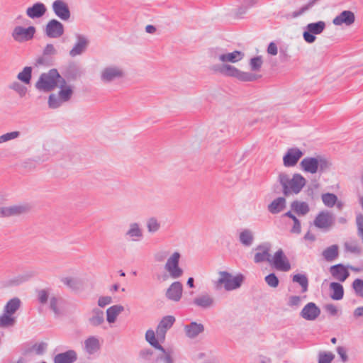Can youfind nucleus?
Listing matches in <instances>:
<instances>
[{
  "instance_id": "43",
  "label": "nucleus",
  "mask_w": 363,
  "mask_h": 363,
  "mask_svg": "<svg viewBox=\"0 0 363 363\" xmlns=\"http://www.w3.org/2000/svg\"><path fill=\"white\" fill-rule=\"evenodd\" d=\"M32 77V67H25L17 75V79L21 82L29 84Z\"/></svg>"
},
{
  "instance_id": "34",
  "label": "nucleus",
  "mask_w": 363,
  "mask_h": 363,
  "mask_svg": "<svg viewBox=\"0 0 363 363\" xmlns=\"http://www.w3.org/2000/svg\"><path fill=\"white\" fill-rule=\"evenodd\" d=\"M124 311V307L121 305H113L106 310V320L108 323H113L117 319L118 315Z\"/></svg>"
},
{
  "instance_id": "10",
  "label": "nucleus",
  "mask_w": 363,
  "mask_h": 363,
  "mask_svg": "<svg viewBox=\"0 0 363 363\" xmlns=\"http://www.w3.org/2000/svg\"><path fill=\"white\" fill-rule=\"evenodd\" d=\"M326 23L323 21H318L308 23L303 31V38L308 44H312L316 40L315 35H320L325 29Z\"/></svg>"
},
{
  "instance_id": "33",
  "label": "nucleus",
  "mask_w": 363,
  "mask_h": 363,
  "mask_svg": "<svg viewBox=\"0 0 363 363\" xmlns=\"http://www.w3.org/2000/svg\"><path fill=\"white\" fill-rule=\"evenodd\" d=\"M286 199L284 197H278L268 205L267 209L272 214H277L281 212L286 208Z\"/></svg>"
},
{
  "instance_id": "27",
  "label": "nucleus",
  "mask_w": 363,
  "mask_h": 363,
  "mask_svg": "<svg viewBox=\"0 0 363 363\" xmlns=\"http://www.w3.org/2000/svg\"><path fill=\"white\" fill-rule=\"evenodd\" d=\"M330 272L333 277L340 281H345L350 275L347 268L342 264L330 267Z\"/></svg>"
},
{
  "instance_id": "58",
  "label": "nucleus",
  "mask_w": 363,
  "mask_h": 363,
  "mask_svg": "<svg viewBox=\"0 0 363 363\" xmlns=\"http://www.w3.org/2000/svg\"><path fill=\"white\" fill-rule=\"evenodd\" d=\"M57 50L52 44H47L43 50V55L52 56L57 54Z\"/></svg>"
},
{
  "instance_id": "57",
  "label": "nucleus",
  "mask_w": 363,
  "mask_h": 363,
  "mask_svg": "<svg viewBox=\"0 0 363 363\" xmlns=\"http://www.w3.org/2000/svg\"><path fill=\"white\" fill-rule=\"evenodd\" d=\"M345 250L354 254H359L360 247L354 242H346L345 244Z\"/></svg>"
},
{
  "instance_id": "41",
  "label": "nucleus",
  "mask_w": 363,
  "mask_h": 363,
  "mask_svg": "<svg viewBox=\"0 0 363 363\" xmlns=\"http://www.w3.org/2000/svg\"><path fill=\"white\" fill-rule=\"evenodd\" d=\"M16 317L14 315L7 314L5 312L0 315V328L13 327L16 323Z\"/></svg>"
},
{
  "instance_id": "49",
  "label": "nucleus",
  "mask_w": 363,
  "mask_h": 363,
  "mask_svg": "<svg viewBox=\"0 0 363 363\" xmlns=\"http://www.w3.org/2000/svg\"><path fill=\"white\" fill-rule=\"evenodd\" d=\"M171 252L167 249H160L154 254V259L157 262H162L167 261Z\"/></svg>"
},
{
  "instance_id": "15",
  "label": "nucleus",
  "mask_w": 363,
  "mask_h": 363,
  "mask_svg": "<svg viewBox=\"0 0 363 363\" xmlns=\"http://www.w3.org/2000/svg\"><path fill=\"white\" fill-rule=\"evenodd\" d=\"M64 32L63 24L57 19L50 20L44 28L45 35L50 38H58L64 34Z\"/></svg>"
},
{
  "instance_id": "11",
  "label": "nucleus",
  "mask_w": 363,
  "mask_h": 363,
  "mask_svg": "<svg viewBox=\"0 0 363 363\" xmlns=\"http://www.w3.org/2000/svg\"><path fill=\"white\" fill-rule=\"evenodd\" d=\"M35 32L36 29L33 26L28 28L18 26L13 28L11 36L16 42L21 43L32 40Z\"/></svg>"
},
{
  "instance_id": "40",
  "label": "nucleus",
  "mask_w": 363,
  "mask_h": 363,
  "mask_svg": "<svg viewBox=\"0 0 363 363\" xmlns=\"http://www.w3.org/2000/svg\"><path fill=\"white\" fill-rule=\"evenodd\" d=\"M330 288L332 291L330 297L333 300H341L343 298L344 289L343 286L337 282H332L330 284Z\"/></svg>"
},
{
  "instance_id": "5",
  "label": "nucleus",
  "mask_w": 363,
  "mask_h": 363,
  "mask_svg": "<svg viewBox=\"0 0 363 363\" xmlns=\"http://www.w3.org/2000/svg\"><path fill=\"white\" fill-rule=\"evenodd\" d=\"M62 79L64 78L60 76L58 71L56 69H52L40 74L35 84V88L40 91H51L57 86Z\"/></svg>"
},
{
  "instance_id": "20",
  "label": "nucleus",
  "mask_w": 363,
  "mask_h": 363,
  "mask_svg": "<svg viewBox=\"0 0 363 363\" xmlns=\"http://www.w3.org/2000/svg\"><path fill=\"white\" fill-rule=\"evenodd\" d=\"M320 315V309L313 302L308 303L300 312V316L308 321H313Z\"/></svg>"
},
{
  "instance_id": "23",
  "label": "nucleus",
  "mask_w": 363,
  "mask_h": 363,
  "mask_svg": "<svg viewBox=\"0 0 363 363\" xmlns=\"http://www.w3.org/2000/svg\"><path fill=\"white\" fill-rule=\"evenodd\" d=\"M125 236L133 242H138L143 238V230L140 223L132 222L128 225Z\"/></svg>"
},
{
  "instance_id": "39",
  "label": "nucleus",
  "mask_w": 363,
  "mask_h": 363,
  "mask_svg": "<svg viewBox=\"0 0 363 363\" xmlns=\"http://www.w3.org/2000/svg\"><path fill=\"white\" fill-rule=\"evenodd\" d=\"M322 255L328 262L335 260L338 256V246L337 245H333L325 248L323 251Z\"/></svg>"
},
{
  "instance_id": "9",
  "label": "nucleus",
  "mask_w": 363,
  "mask_h": 363,
  "mask_svg": "<svg viewBox=\"0 0 363 363\" xmlns=\"http://www.w3.org/2000/svg\"><path fill=\"white\" fill-rule=\"evenodd\" d=\"M125 72L122 66L111 64L105 66L100 72V79L104 83H111L123 78Z\"/></svg>"
},
{
  "instance_id": "32",
  "label": "nucleus",
  "mask_w": 363,
  "mask_h": 363,
  "mask_svg": "<svg viewBox=\"0 0 363 363\" xmlns=\"http://www.w3.org/2000/svg\"><path fill=\"white\" fill-rule=\"evenodd\" d=\"M30 277L31 275L28 274H18L4 280L3 281V286L6 287L18 286L27 281Z\"/></svg>"
},
{
  "instance_id": "60",
  "label": "nucleus",
  "mask_w": 363,
  "mask_h": 363,
  "mask_svg": "<svg viewBox=\"0 0 363 363\" xmlns=\"http://www.w3.org/2000/svg\"><path fill=\"white\" fill-rule=\"evenodd\" d=\"M112 303V298L108 296H101L98 299V306L104 308Z\"/></svg>"
},
{
  "instance_id": "55",
  "label": "nucleus",
  "mask_w": 363,
  "mask_h": 363,
  "mask_svg": "<svg viewBox=\"0 0 363 363\" xmlns=\"http://www.w3.org/2000/svg\"><path fill=\"white\" fill-rule=\"evenodd\" d=\"M356 225L357 228V235L363 241V215L359 213L356 216Z\"/></svg>"
},
{
  "instance_id": "38",
  "label": "nucleus",
  "mask_w": 363,
  "mask_h": 363,
  "mask_svg": "<svg viewBox=\"0 0 363 363\" xmlns=\"http://www.w3.org/2000/svg\"><path fill=\"white\" fill-rule=\"evenodd\" d=\"M61 281L72 290H78L82 286V281L77 277H66L61 279Z\"/></svg>"
},
{
  "instance_id": "63",
  "label": "nucleus",
  "mask_w": 363,
  "mask_h": 363,
  "mask_svg": "<svg viewBox=\"0 0 363 363\" xmlns=\"http://www.w3.org/2000/svg\"><path fill=\"white\" fill-rule=\"evenodd\" d=\"M48 292L45 290L42 289L38 291V300L39 301L44 304L48 301Z\"/></svg>"
},
{
  "instance_id": "24",
  "label": "nucleus",
  "mask_w": 363,
  "mask_h": 363,
  "mask_svg": "<svg viewBox=\"0 0 363 363\" xmlns=\"http://www.w3.org/2000/svg\"><path fill=\"white\" fill-rule=\"evenodd\" d=\"M355 21V16L351 11H343L339 15H337L333 20V23L335 26H340L345 25L346 26H350L354 23Z\"/></svg>"
},
{
  "instance_id": "28",
  "label": "nucleus",
  "mask_w": 363,
  "mask_h": 363,
  "mask_svg": "<svg viewBox=\"0 0 363 363\" xmlns=\"http://www.w3.org/2000/svg\"><path fill=\"white\" fill-rule=\"evenodd\" d=\"M77 359V352L73 350H69L56 354L53 361L54 363H74Z\"/></svg>"
},
{
  "instance_id": "36",
  "label": "nucleus",
  "mask_w": 363,
  "mask_h": 363,
  "mask_svg": "<svg viewBox=\"0 0 363 363\" xmlns=\"http://www.w3.org/2000/svg\"><path fill=\"white\" fill-rule=\"evenodd\" d=\"M291 208L299 216H305L310 211L309 205L305 201H294L291 203Z\"/></svg>"
},
{
  "instance_id": "62",
  "label": "nucleus",
  "mask_w": 363,
  "mask_h": 363,
  "mask_svg": "<svg viewBox=\"0 0 363 363\" xmlns=\"http://www.w3.org/2000/svg\"><path fill=\"white\" fill-rule=\"evenodd\" d=\"M337 352L340 357L342 361L343 362H346L348 359V357L347 355V351L344 347L339 346L337 347Z\"/></svg>"
},
{
  "instance_id": "7",
  "label": "nucleus",
  "mask_w": 363,
  "mask_h": 363,
  "mask_svg": "<svg viewBox=\"0 0 363 363\" xmlns=\"http://www.w3.org/2000/svg\"><path fill=\"white\" fill-rule=\"evenodd\" d=\"M145 340L151 346L161 352V354L157 357L158 361L163 363H174L172 351L169 350H165L160 342H158L153 330L149 329L146 331Z\"/></svg>"
},
{
  "instance_id": "25",
  "label": "nucleus",
  "mask_w": 363,
  "mask_h": 363,
  "mask_svg": "<svg viewBox=\"0 0 363 363\" xmlns=\"http://www.w3.org/2000/svg\"><path fill=\"white\" fill-rule=\"evenodd\" d=\"M244 55L243 52L235 50L232 52L218 53L216 57L222 62L235 63L240 61L244 57Z\"/></svg>"
},
{
  "instance_id": "2",
  "label": "nucleus",
  "mask_w": 363,
  "mask_h": 363,
  "mask_svg": "<svg viewBox=\"0 0 363 363\" xmlns=\"http://www.w3.org/2000/svg\"><path fill=\"white\" fill-rule=\"evenodd\" d=\"M211 69L215 73L235 77L242 82H253L258 78L257 75L255 74L242 72L235 67L228 64L215 65L211 67Z\"/></svg>"
},
{
  "instance_id": "35",
  "label": "nucleus",
  "mask_w": 363,
  "mask_h": 363,
  "mask_svg": "<svg viewBox=\"0 0 363 363\" xmlns=\"http://www.w3.org/2000/svg\"><path fill=\"white\" fill-rule=\"evenodd\" d=\"M104 322V314L99 308H94L91 311V316L89 318V323L94 327L101 325Z\"/></svg>"
},
{
  "instance_id": "8",
  "label": "nucleus",
  "mask_w": 363,
  "mask_h": 363,
  "mask_svg": "<svg viewBox=\"0 0 363 363\" xmlns=\"http://www.w3.org/2000/svg\"><path fill=\"white\" fill-rule=\"evenodd\" d=\"M181 257L182 255L179 251H174L169 256L164 264V269L168 272L172 279H179L184 274V270L179 266Z\"/></svg>"
},
{
  "instance_id": "1",
  "label": "nucleus",
  "mask_w": 363,
  "mask_h": 363,
  "mask_svg": "<svg viewBox=\"0 0 363 363\" xmlns=\"http://www.w3.org/2000/svg\"><path fill=\"white\" fill-rule=\"evenodd\" d=\"M279 182L286 196L299 194L306 184V179L298 173L294 174L291 178L286 174H280Z\"/></svg>"
},
{
  "instance_id": "50",
  "label": "nucleus",
  "mask_w": 363,
  "mask_h": 363,
  "mask_svg": "<svg viewBox=\"0 0 363 363\" xmlns=\"http://www.w3.org/2000/svg\"><path fill=\"white\" fill-rule=\"evenodd\" d=\"M21 135L19 131L6 133L0 135V144L18 138Z\"/></svg>"
},
{
  "instance_id": "59",
  "label": "nucleus",
  "mask_w": 363,
  "mask_h": 363,
  "mask_svg": "<svg viewBox=\"0 0 363 363\" xmlns=\"http://www.w3.org/2000/svg\"><path fill=\"white\" fill-rule=\"evenodd\" d=\"M292 220L294 222V224L290 232L294 234H300L301 232V225L300 220L296 217L294 218V219Z\"/></svg>"
},
{
  "instance_id": "14",
  "label": "nucleus",
  "mask_w": 363,
  "mask_h": 363,
  "mask_svg": "<svg viewBox=\"0 0 363 363\" xmlns=\"http://www.w3.org/2000/svg\"><path fill=\"white\" fill-rule=\"evenodd\" d=\"M269 264L281 272H288L291 269V264L281 249L278 250L272 256Z\"/></svg>"
},
{
  "instance_id": "53",
  "label": "nucleus",
  "mask_w": 363,
  "mask_h": 363,
  "mask_svg": "<svg viewBox=\"0 0 363 363\" xmlns=\"http://www.w3.org/2000/svg\"><path fill=\"white\" fill-rule=\"evenodd\" d=\"M352 288L354 290L355 294L363 297V280L361 279H356L352 283Z\"/></svg>"
},
{
  "instance_id": "37",
  "label": "nucleus",
  "mask_w": 363,
  "mask_h": 363,
  "mask_svg": "<svg viewBox=\"0 0 363 363\" xmlns=\"http://www.w3.org/2000/svg\"><path fill=\"white\" fill-rule=\"evenodd\" d=\"M21 304V300L18 297H14L6 303L3 312L14 315L15 313L20 308Z\"/></svg>"
},
{
  "instance_id": "47",
  "label": "nucleus",
  "mask_w": 363,
  "mask_h": 363,
  "mask_svg": "<svg viewBox=\"0 0 363 363\" xmlns=\"http://www.w3.org/2000/svg\"><path fill=\"white\" fill-rule=\"evenodd\" d=\"M11 216H18L29 210L28 205H13L9 206Z\"/></svg>"
},
{
  "instance_id": "13",
  "label": "nucleus",
  "mask_w": 363,
  "mask_h": 363,
  "mask_svg": "<svg viewBox=\"0 0 363 363\" xmlns=\"http://www.w3.org/2000/svg\"><path fill=\"white\" fill-rule=\"evenodd\" d=\"M333 215L328 211L319 212L313 220L314 225L324 231L328 230L333 225Z\"/></svg>"
},
{
  "instance_id": "46",
  "label": "nucleus",
  "mask_w": 363,
  "mask_h": 363,
  "mask_svg": "<svg viewBox=\"0 0 363 363\" xmlns=\"http://www.w3.org/2000/svg\"><path fill=\"white\" fill-rule=\"evenodd\" d=\"M146 227L148 233L152 234L157 233L160 229L161 225L156 218L151 217L147 220Z\"/></svg>"
},
{
  "instance_id": "61",
  "label": "nucleus",
  "mask_w": 363,
  "mask_h": 363,
  "mask_svg": "<svg viewBox=\"0 0 363 363\" xmlns=\"http://www.w3.org/2000/svg\"><path fill=\"white\" fill-rule=\"evenodd\" d=\"M59 303V298L57 297H51L50 300V307L55 314H58L60 311L57 307Z\"/></svg>"
},
{
  "instance_id": "44",
  "label": "nucleus",
  "mask_w": 363,
  "mask_h": 363,
  "mask_svg": "<svg viewBox=\"0 0 363 363\" xmlns=\"http://www.w3.org/2000/svg\"><path fill=\"white\" fill-rule=\"evenodd\" d=\"M316 0H311L307 4L303 5L301 7H300L298 9L294 11L291 16L292 18H298L304 13H306L307 11H308L316 3Z\"/></svg>"
},
{
  "instance_id": "26",
  "label": "nucleus",
  "mask_w": 363,
  "mask_h": 363,
  "mask_svg": "<svg viewBox=\"0 0 363 363\" xmlns=\"http://www.w3.org/2000/svg\"><path fill=\"white\" fill-rule=\"evenodd\" d=\"M46 11L45 5L41 2H38L26 9V15L32 19L39 18L43 16Z\"/></svg>"
},
{
  "instance_id": "12",
  "label": "nucleus",
  "mask_w": 363,
  "mask_h": 363,
  "mask_svg": "<svg viewBox=\"0 0 363 363\" xmlns=\"http://www.w3.org/2000/svg\"><path fill=\"white\" fill-rule=\"evenodd\" d=\"M176 319L173 315H166L162 318L155 331V337L158 342H164L166 333L174 325Z\"/></svg>"
},
{
  "instance_id": "6",
  "label": "nucleus",
  "mask_w": 363,
  "mask_h": 363,
  "mask_svg": "<svg viewBox=\"0 0 363 363\" xmlns=\"http://www.w3.org/2000/svg\"><path fill=\"white\" fill-rule=\"evenodd\" d=\"M243 280L244 277L241 274L233 276L228 272L222 271L219 272V278L214 282V285L216 289L223 286L225 291H230L239 289Z\"/></svg>"
},
{
  "instance_id": "16",
  "label": "nucleus",
  "mask_w": 363,
  "mask_h": 363,
  "mask_svg": "<svg viewBox=\"0 0 363 363\" xmlns=\"http://www.w3.org/2000/svg\"><path fill=\"white\" fill-rule=\"evenodd\" d=\"M192 303L199 308L207 310L216 306V301L209 293L202 292L194 298Z\"/></svg>"
},
{
  "instance_id": "56",
  "label": "nucleus",
  "mask_w": 363,
  "mask_h": 363,
  "mask_svg": "<svg viewBox=\"0 0 363 363\" xmlns=\"http://www.w3.org/2000/svg\"><path fill=\"white\" fill-rule=\"evenodd\" d=\"M10 89L16 91L21 96H25L27 91V89L17 82H13L10 85Z\"/></svg>"
},
{
  "instance_id": "18",
  "label": "nucleus",
  "mask_w": 363,
  "mask_h": 363,
  "mask_svg": "<svg viewBox=\"0 0 363 363\" xmlns=\"http://www.w3.org/2000/svg\"><path fill=\"white\" fill-rule=\"evenodd\" d=\"M76 42L74 44L73 48L69 51V55L74 57L78 55L83 54L87 49L89 40L87 36L82 34H76Z\"/></svg>"
},
{
  "instance_id": "31",
  "label": "nucleus",
  "mask_w": 363,
  "mask_h": 363,
  "mask_svg": "<svg viewBox=\"0 0 363 363\" xmlns=\"http://www.w3.org/2000/svg\"><path fill=\"white\" fill-rule=\"evenodd\" d=\"M99 338L95 336H90L84 341V350L89 354H94L100 350Z\"/></svg>"
},
{
  "instance_id": "51",
  "label": "nucleus",
  "mask_w": 363,
  "mask_h": 363,
  "mask_svg": "<svg viewBox=\"0 0 363 363\" xmlns=\"http://www.w3.org/2000/svg\"><path fill=\"white\" fill-rule=\"evenodd\" d=\"M262 59L261 56L252 57L250 60V66L252 71H259L262 65Z\"/></svg>"
},
{
  "instance_id": "21",
  "label": "nucleus",
  "mask_w": 363,
  "mask_h": 363,
  "mask_svg": "<svg viewBox=\"0 0 363 363\" xmlns=\"http://www.w3.org/2000/svg\"><path fill=\"white\" fill-rule=\"evenodd\" d=\"M303 155V152L297 147L289 149L283 157L284 165L288 167L295 166Z\"/></svg>"
},
{
  "instance_id": "42",
  "label": "nucleus",
  "mask_w": 363,
  "mask_h": 363,
  "mask_svg": "<svg viewBox=\"0 0 363 363\" xmlns=\"http://www.w3.org/2000/svg\"><path fill=\"white\" fill-rule=\"evenodd\" d=\"M292 281L295 283L298 284L301 287V291L305 293L308 291V279L306 274H296L292 277Z\"/></svg>"
},
{
  "instance_id": "64",
  "label": "nucleus",
  "mask_w": 363,
  "mask_h": 363,
  "mask_svg": "<svg viewBox=\"0 0 363 363\" xmlns=\"http://www.w3.org/2000/svg\"><path fill=\"white\" fill-rule=\"evenodd\" d=\"M301 302V298L298 296H292L289 299V306H298Z\"/></svg>"
},
{
  "instance_id": "52",
  "label": "nucleus",
  "mask_w": 363,
  "mask_h": 363,
  "mask_svg": "<svg viewBox=\"0 0 363 363\" xmlns=\"http://www.w3.org/2000/svg\"><path fill=\"white\" fill-rule=\"evenodd\" d=\"M264 281L267 284L272 288H277L279 284V279L274 273H271L266 276Z\"/></svg>"
},
{
  "instance_id": "22",
  "label": "nucleus",
  "mask_w": 363,
  "mask_h": 363,
  "mask_svg": "<svg viewBox=\"0 0 363 363\" xmlns=\"http://www.w3.org/2000/svg\"><path fill=\"white\" fill-rule=\"evenodd\" d=\"M183 293V285L180 281H174L166 291L165 296L167 299L178 302L181 300Z\"/></svg>"
},
{
  "instance_id": "48",
  "label": "nucleus",
  "mask_w": 363,
  "mask_h": 363,
  "mask_svg": "<svg viewBox=\"0 0 363 363\" xmlns=\"http://www.w3.org/2000/svg\"><path fill=\"white\" fill-rule=\"evenodd\" d=\"M335 359V354L332 352L321 351L318 355V363H331Z\"/></svg>"
},
{
  "instance_id": "19",
  "label": "nucleus",
  "mask_w": 363,
  "mask_h": 363,
  "mask_svg": "<svg viewBox=\"0 0 363 363\" xmlns=\"http://www.w3.org/2000/svg\"><path fill=\"white\" fill-rule=\"evenodd\" d=\"M271 245L269 243L264 242L259 245L255 248L254 262L257 264L267 262L270 263L272 255H270Z\"/></svg>"
},
{
  "instance_id": "17",
  "label": "nucleus",
  "mask_w": 363,
  "mask_h": 363,
  "mask_svg": "<svg viewBox=\"0 0 363 363\" xmlns=\"http://www.w3.org/2000/svg\"><path fill=\"white\" fill-rule=\"evenodd\" d=\"M52 9L55 15L63 21H69L71 11L67 2L64 0H55L52 4Z\"/></svg>"
},
{
  "instance_id": "4",
  "label": "nucleus",
  "mask_w": 363,
  "mask_h": 363,
  "mask_svg": "<svg viewBox=\"0 0 363 363\" xmlns=\"http://www.w3.org/2000/svg\"><path fill=\"white\" fill-rule=\"evenodd\" d=\"M57 94H51L48 97V104L50 108L55 109L62 106L68 102L73 95L72 86L67 84L65 79H62Z\"/></svg>"
},
{
  "instance_id": "3",
  "label": "nucleus",
  "mask_w": 363,
  "mask_h": 363,
  "mask_svg": "<svg viewBox=\"0 0 363 363\" xmlns=\"http://www.w3.org/2000/svg\"><path fill=\"white\" fill-rule=\"evenodd\" d=\"M330 162L325 158L318 156L316 157H307L300 162L301 169L310 174L319 173L320 174L329 170Z\"/></svg>"
},
{
  "instance_id": "54",
  "label": "nucleus",
  "mask_w": 363,
  "mask_h": 363,
  "mask_svg": "<svg viewBox=\"0 0 363 363\" xmlns=\"http://www.w3.org/2000/svg\"><path fill=\"white\" fill-rule=\"evenodd\" d=\"M47 344L45 342L36 343L33 345L31 351L38 355H42L47 350Z\"/></svg>"
},
{
  "instance_id": "29",
  "label": "nucleus",
  "mask_w": 363,
  "mask_h": 363,
  "mask_svg": "<svg viewBox=\"0 0 363 363\" xmlns=\"http://www.w3.org/2000/svg\"><path fill=\"white\" fill-rule=\"evenodd\" d=\"M184 329L186 335L189 338L192 339L196 337L199 334L204 331V326L201 323L193 321L189 324L184 325Z\"/></svg>"
},
{
  "instance_id": "30",
  "label": "nucleus",
  "mask_w": 363,
  "mask_h": 363,
  "mask_svg": "<svg viewBox=\"0 0 363 363\" xmlns=\"http://www.w3.org/2000/svg\"><path fill=\"white\" fill-rule=\"evenodd\" d=\"M238 240L244 247H251L255 241V235L253 231L249 228L242 229L239 233Z\"/></svg>"
},
{
  "instance_id": "45",
  "label": "nucleus",
  "mask_w": 363,
  "mask_h": 363,
  "mask_svg": "<svg viewBox=\"0 0 363 363\" xmlns=\"http://www.w3.org/2000/svg\"><path fill=\"white\" fill-rule=\"evenodd\" d=\"M321 199L326 207L333 208L337 201V196L333 193H325L322 194Z\"/></svg>"
}]
</instances>
